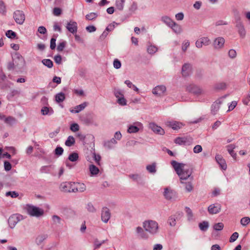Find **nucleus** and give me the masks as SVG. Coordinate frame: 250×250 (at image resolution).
<instances>
[{"mask_svg":"<svg viewBox=\"0 0 250 250\" xmlns=\"http://www.w3.org/2000/svg\"><path fill=\"white\" fill-rule=\"evenodd\" d=\"M52 218L55 224H60L61 223V219L59 216L54 215L52 216Z\"/></svg>","mask_w":250,"mask_h":250,"instance_id":"obj_55","label":"nucleus"},{"mask_svg":"<svg viewBox=\"0 0 250 250\" xmlns=\"http://www.w3.org/2000/svg\"><path fill=\"white\" fill-rule=\"evenodd\" d=\"M174 142L179 145L189 146L193 143V138L189 136L178 137L175 139Z\"/></svg>","mask_w":250,"mask_h":250,"instance_id":"obj_8","label":"nucleus"},{"mask_svg":"<svg viewBox=\"0 0 250 250\" xmlns=\"http://www.w3.org/2000/svg\"><path fill=\"white\" fill-rule=\"evenodd\" d=\"M227 87V84L225 83H220L216 84L214 88L216 90H224Z\"/></svg>","mask_w":250,"mask_h":250,"instance_id":"obj_43","label":"nucleus"},{"mask_svg":"<svg viewBox=\"0 0 250 250\" xmlns=\"http://www.w3.org/2000/svg\"><path fill=\"white\" fill-rule=\"evenodd\" d=\"M235 147L236 146L234 144H230L227 146L228 152L234 159L236 158V153L233 150L235 148Z\"/></svg>","mask_w":250,"mask_h":250,"instance_id":"obj_28","label":"nucleus"},{"mask_svg":"<svg viewBox=\"0 0 250 250\" xmlns=\"http://www.w3.org/2000/svg\"><path fill=\"white\" fill-rule=\"evenodd\" d=\"M239 234L237 232H234L231 236H230L229 238V242H234L238 237Z\"/></svg>","mask_w":250,"mask_h":250,"instance_id":"obj_63","label":"nucleus"},{"mask_svg":"<svg viewBox=\"0 0 250 250\" xmlns=\"http://www.w3.org/2000/svg\"><path fill=\"white\" fill-rule=\"evenodd\" d=\"M211 43V41L208 37H202L198 39L195 42V46L198 48L200 49L203 46H208Z\"/></svg>","mask_w":250,"mask_h":250,"instance_id":"obj_10","label":"nucleus"},{"mask_svg":"<svg viewBox=\"0 0 250 250\" xmlns=\"http://www.w3.org/2000/svg\"><path fill=\"white\" fill-rule=\"evenodd\" d=\"M117 142L114 138H112L110 140L106 141L104 142V146L107 149H111L114 146L117 144Z\"/></svg>","mask_w":250,"mask_h":250,"instance_id":"obj_26","label":"nucleus"},{"mask_svg":"<svg viewBox=\"0 0 250 250\" xmlns=\"http://www.w3.org/2000/svg\"><path fill=\"white\" fill-rule=\"evenodd\" d=\"M6 36H7V37H8V38H10V39H13V38H15L16 36V34L15 32L12 31V30H8L6 32Z\"/></svg>","mask_w":250,"mask_h":250,"instance_id":"obj_53","label":"nucleus"},{"mask_svg":"<svg viewBox=\"0 0 250 250\" xmlns=\"http://www.w3.org/2000/svg\"><path fill=\"white\" fill-rule=\"evenodd\" d=\"M181 73L183 77L188 76L191 73V65L189 63H185L182 67Z\"/></svg>","mask_w":250,"mask_h":250,"instance_id":"obj_18","label":"nucleus"},{"mask_svg":"<svg viewBox=\"0 0 250 250\" xmlns=\"http://www.w3.org/2000/svg\"><path fill=\"white\" fill-rule=\"evenodd\" d=\"M41 112L42 115H46L49 114H52L53 113V110L52 109H50L48 107L44 106L42 108Z\"/></svg>","mask_w":250,"mask_h":250,"instance_id":"obj_47","label":"nucleus"},{"mask_svg":"<svg viewBox=\"0 0 250 250\" xmlns=\"http://www.w3.org/2000/svg\"><path fill=\"white\" fill-rule=\"evenodd\" d=\"M79 155L76 152H73L70 154L68 156V159L71 162H76L78 160Z\"/></svg>","mask_w":250,"mask_h":250,"instance_id":"obj_41","label":"nucleus"},{"mask_svg":"<svg viewBox=\"0 0 250 250\" xmlns=\"http://www.w3.org/2000/svg\"><path fill=\"white\" fill-rule=\"evenodd\" d=\"M166 92V87L163 85H158L152 89V93L158 97L163 96Z\"/></svg>","mask_w":250,"mask_h":250,"instance_id":"obj_13","label":"nucleus"},{"mask_svg":"<svg viewBox=\"0 0 250 250\" xmlns=\"http://www.w3.org/2000/svg\"><path fill=\"white\" fill-rule=\"evenodd\" d=\"M186 90L196 95H200L204 93V91L200 87L192 83L186 85Z\"/></svg>","mask_w":250,"mask_h":250,"instance_id":"obj_5","label":"nucleus"},{"mask_svg":"<svg viewBox=\"0 0 250 250\" xmlns=\"http://www.w3.org/2000/svg\"><path fill=\"white\" fill-rule=\"evenodd\" d=\"M87 104H88L87 102H83V103L75 106L73 109H70V111L72 113H78L83 110L87 106Z\"/></svg>","mask_w":250,"mask_h":250,"instance_id":"obj_24","label":"nucleus"},{"mask_svg":"<svg viewBox=\"0 0 250 250\" xmlns=\"http://www.w3.org/2000/svg\"><path fill=\"white\" fill-rule=\"evenodd\" d=\"M215 159L222 169L226 170L227 169V166L226 161L221 155L217 154L215 156Z\"/></svg>","mask_w":250,"mask_h":250,"instance_id":"obj_22","label":"nucleus"},{"mask_svg":"<svg viewBox=\"0 0 250 250\" xmlns=\"http://www.w3.org/2000/svg\"><path fill=\"white\" fill-rule=\"evenodd\" d=\"M143 227L145 231L151 234L154 235L158 232L159 225L155 221L152 220H146L143 223Z\"/></svg>","mask_w":250,"mask_h":250,"instance_id":"obj_2","label":"nucleus"},{"mask_svg":"<svg viewBox=\"0 0 250 250\" xmlns=\"http://www.w3.org/2000/svg\"><path fill=\"white\" fill-rule=\"evenodd\" d=\"M224 228V225L222 223H218L213 226V229L216 230H221Z\"/></svg>","mask_w":250,"mask_h":250,"instance_id":"obj_59","label":"nucleus"},{"mask_svg":"<svg viewBox=\"0 0 250 250\" xmlns=\"http://www.w3.org/2000/svg\"><path fill=\"white\" fill-rule=\"evenodd\" d=\"M158 47L156 46L151 43H150V45L147 48V52L151 55L155 54L158 51Z\"/></svg>","mask_w":250,"mask_h":250,"instance_id":"obj_33","label":"nucleus"},{"mask_svg":"<svg viewBox=\"0 0 250 250\" xmlns=\"http://www.w3.org/2000/svg\"><path fill=\"white\" fill-rule=\"evenodd\" d=\"M209 224L207 221H203L199 224L200 229L203 231H206L208 228Z\"/></svg>","mask_w":250,"mask_h":250,"instance_id":"obj_38","label":"nucleus"},{"mask_svg":"<svg viewBox=\"0 0 250 250\" xmlns=\"http://www.w3.org/2000/svg\"><path fill=\"white\" fill-rule=\"evenodd\" d=\"M250 222V218L249 217L242 218L240 220V223L243 226H246Z\"/></svg>","mask_w":250,"mask_h":250,"instance_id":"obj_50","label":"nucleus"},{"mask_svg":"<svg viewBox=\"0 0 250 250\" xmlns=\"http://www.w3.org/2000/svg\"><path fill=\"white\" fill-rule=\"evenodd\" d=\"M55 154L57 156H61L63 152V149L60 146H57L55 149Z\"/></svg>","mask_w":250,"mask_h":250,"instance_id":"obj_57","label":"nucleus"},{"mask_svg":"<svg viewBox=\"0 0 250 250\" xmlns=\"http://www.w3.org/2000/svg\"><path fill=\"white\" fill-rule=\"evenodd\" d=\"M182 216L183 213L182 212H176L175 214L169 217L167 223L171 227H175L176 225V220L180 219Z\"/></svg>","mask_w":250,"mask_h":250,"instance_id":"obj_12","label":"nucleus"},{"mask_svg":"<svg viewBox=\"0 0 250 250\" xmlns=\"http://www.w3.org/2000/svg\"><path fill=\"white\" fill-rule=\"evenodd\" d=\"M66 42H60L57 46V49L58 51H62L65 46Z\"/></svg>","mask_w":250,"mask_h":250,"instance_id":"obj_62","label":"nucleus"},{"mask_svg":"<svg viewBox=\"0 0 250 250\" xmlns=\"http://www.w3.org/2000/svg\"><path fill=\"white\" fill-rule=\"evenodd\" d=\"M192 181L190 180L188 182H186L185 181V183L183 184L184 185L186 190L188 192L192 191L193 189V186L192 183Z\"/></svg>","mask_w":250,"mask_h":250,"instance_id":"obj_32","label":"nucleus"},{"mask_svg":"<svg viewBox=\"0 0 250 250\" xmlns=\"http://www.w3.org/2000/svg\"><path fill=\"white\" fill-rule=\"evenodd\" d=\"M47 235L41 234L37 236L36 239V242L38 244H41L47 238Z\"/></svg>","mask_w":250,"mask_h":250,"instance_id":"obj_46","label":"nucleus"},{"mask_svg":"<svg viewBox=\"0 0 250 250\" xmlns=\"http://www.w3.org/2000/svg\"><path fill=\"white\" fill-rule=\"evenodd\" d=\"M221 104V100L219 99L212 104L211 107V112L213 115H215L219 111Z\"/></svg>","mask_w":250,"mask_h":250,"instance_id":"obj_23","label":"nucleus"},{"mask_svg":"<svg viewBox=\"0 0 250 250\" xmlns=\"http://www.w3.org/2000/svg\"><path fill=\"white\" fill-rule=\"evenodd\" d=\"M6 6L3 1L0 0V13L5 14L6 13Z\"/></svg>","mask_w":250,"mask_h":250,"instance_id":"obj_54","label":"nucleus"},{"mask_svg":"<svg viewBox=\"0 0 250 250\" xmlns=\"http://www.w3.org/2000/svg\"><path fill=\"white\" fill-rule=\"evenodd\" d=\"M20 94V91L17 89H12L10 91L8 95L7 96V98L8 100H10L15 96L19 95Z\"/></svg>","mask_w":250,"mask_h":250,"instance_id":"obj_34","label":"nucleus"},{"mask_svg":"<svg viewBox=\"0 0 250 250\" xmlns=\"http://www.w3.org/2000/svg\"><path fill=\"white\" fill-rule=\"evenodd\" d=\"M235 27L240 38L244 39L246 36V30L242 21L240 20L236 21Z\"/></svg>","mask_w":250,"mask_h":250,"instance_id":"obj_7","label":"nucleus"},{"mask_svg":"<svg viewBox=\"0 0 250 250\" xmlns=\"http://www.w3.org/2000/svg\"><path fill=\"white\" fill-rule=\"evenodd\" d=\"M225 42V39L223 37H219L214 39L212 46L214 49L220 50L224 47Z\"/></svg>","mask_w":250,"mask_h":250,"instance_id":"obj_9","label":"nucleus"},{"mask_svg":"<svg viewBox=\"0 0 250 250\" xmlns=\"http://www.w3.org/2000/svg\"><path fill=\"white\" fill-rule=\"evenodd\" d=\"M74 182H62L61 184L60 188L62 191L65 192H71L75 186Z\"/></svg>","mask_w":250,"mask_h":250,"instance_id":"obj_11","label":"nucleus"},{"mask_svg":"<svg viewBox=\"0 0 250 250\" xmlns=\"http://www.w3.org/2000/svg\"><path fill=\"white\" fill-rule=\"evenodd\" d=\"M125 83L127 85V86L128 87L133 88L134 91H139V89L135 85H134L130 81L126 80L125 82Z\"/></svg>","mask_w":250,"mask_h":250,"instance_id":"obj_51","label":"nucleus"},{"mask_svg":"<svg viewBox=\"0 0 250 250\" xmlns=\"http://www.w3.org/2000/svg\"><path fill=\"white\" fill-rule=\"evenodd\" d=\"M65 95L62 92H60L56 95L55 100L57 103L62 102L65 100Z\"/></svg>","mask_w":250,"mask_h":250,"instance_id":"obj_36","label":"nucleus"},{"mask_svg":"<svg viewBox=\"0 0 250 250\" xmlns=\"http://www.w3.org/2000/svg\"><path fill=\"white\" fill-rule=\"evenodd\" d=\"M166 125L167 126L172 128L173 129L178 130L182 126L183 124L179 122L171 121L166 122Z\"/></svg>","mask_w":250,"mask_h":250,"instance_id":"obj_19","label":"nucleus"},{"mask_svg":"<svg viewBox=\"0 0 250 250\" xmlns=\"http://www.w3.org/2000/svg\"><path fill=\"white\" fill-rule=\"evenodd\" d=\"M13 18L17 24H22L25 21V16L22 11L17 10L13 13Z\"/></svg>","mask_w":250,"mask_h":250,"instance_id":"obj_6","label":"nucleus"},{"mask_svg":"<svg viewBox=\"0 0 250 250\" xmlns=\"http://www.w3.org/2000/svg\"><path fill=\"white\" fill-rule=\"evenodd\" d=\"M70 129L73 132L78 131L80 129L79 125L77 123L72 124L70 126Z\"/></svg>","mask_w":250,"mask_h":250,"instance_id":"obj_58","label":"nucleus"},{"mask_svg":"<svg viewBox=\"0 0 250 250\" xmlns=\"http://www.w3.org/2000/svg\"><path fill=\"white\" fill-rule=\"evenodd\" d=\"M149 127L155 133L163 135L165 133L164 130L160 126L157 125L154 123H150L149 124Z\"/></svg>","mask_w":250,"mask_h":250,"instance_id":"obj_16","label":"nucleus"},{"mask_svg":"<svg viewBox=\"0 0 250 250\" xmlns=\"http://www.w3.org/2000/svg\"><path fill=\"white\" fill-rule=\"evenodd\" d=\"M237 55L236 52L234 49H230L229 51V56L231 59H234Z\"/></svg>","mask_w":250,"mask_h":250,"instance_id":"obj_64","label":"nucleus"},{"mask_svg":"<svg viewBox=\"0 0 250 250\" xmlns=\"http://www.w3.org/2000/svg\"><path fill=\"white\" fill-rule=\"evenodd\" d=\"M23 219V216L20 214L16 213L12 214L9 217L8 220L9 227L12 229H14L20 221Z\"/></svg>","mask_w":250,"mask_h":250,"instance_id":"obj_4","label":"nucleus"},{"mask_svg":"<svg viewBox=\"0 0 250 250\" xmlns=\"http://www.w3.org/2000/svg\"><path fill=\"white\" fill-rule=\"evenodd\" d=\"M135 125H131L128 127L127 129V132L129 133H137L139 131L140 129H142L143 128V125L140 122H136L135 123Z\"/></svg>","mask_w":250,"mask_h":250,"instance_id":"obj_15","label":"nucleus"},{"mask_svg":"<svg viewBox=\"0 0 250 250\" xmlns=\"http://www.w3.org/2000/svg\"><path fill=\"white\" fill-rule=\"evenodd\" d=\"M42 63L49 68H52L53 65V62L50 59H43Z\"/></svg>","mask_w":250,"mask_h":250,"instance_id":"obj_45","label":"nucleus"},{"mask_svg":"<svg viewBox=\"0 0 250 250\" xmlns=\"http://www.w3.org/2000/svg\"><path fill=\"white\" fill-rule=\"evenodd\" d=\"M170 28L177 34H180L182 32V28L181 25H179L175 21L173 22Z\"/></svg>","mask_w":250,"mask_h":250,"instance_id":"obj_27","label":"nucleus"},{"mask_svg":"<svg viewBox=\"0 0 250 250\" xmlns=\"http://www.w3.org/2000/svg\"><path fill=\"white\" fill-rule=\"evenodd\" d=\"M16 122V119L13 117L9 116L5 118L4 122L9 125H13Z\"/></svg>","mask_w":250,"mask_h":250,"instance_id":"obj_39","label":"nucleus"},{"mask_svg":"<svg viewBox=\"0 0 250 250\" xmlns=\"http://www.w3.org/2000/svg\"><path fill=\"white\" fill-rule=\"evenodd\" d=\"M118 23L116 22H113L112 23L109 24L107 27L106 28V31H112L116 26L118 25Z\"/></svg>","mask_w":250,"mask_h":250,"instance_id":"obj_52","label":"nucleus"},{"mask_svg":"<svg viewBox=\"0 0 250 250\" xmlns=\"http://www.w3.org/2000/svg\"><path fill=\"white\" fill-rule=\"evenodd\" d=\"M113 66L116 69H119L121 67V62L117 59H116L113 61Z\"/></svg>","mask_w":250,"mask_h":250,"instance_id":"obj_60","label":"nucleus"},{"mask_svg":"<svg viewBox=\"0 0 250 250\" xmlns=\"http://www.w3.org/2000/svg\"><path fill=\"white\" fill-rule=\"evenodd\" d=\"M146 170L150 173H155L156 172V164L153 163L146 167Z\"/></svg>","mask_w":250,"mask_h":250,"instance_id":"obj_31","label":"nucleus"},{"mask_svg":"<svg viewBox=\"0 0 250 250\" xmlns=\"http://www.w3.org/2000/svg\"><path fill=\"white\" fill-rule=\"evenodd\" d=\"M190 45V42L188 40L184 41L182 44V50L186 52Z\"/></svg>","mask_w":250,"mask_h":250,"instance_id":"obj_49","label":"nucleus"},{"mask_svg":"<svg viewBox=\"0 0 250 250\" xmlns=\"http://www.w3.org/2000/svg\"><path fill=\"white\" fill-rule=\"evenodd\" d=\"M161 21L170 27L174 21H173L170 17L167 16H164L161 17Z\"/></svg>","mask_w":250,"mask_h":250,"instance_id":"obj_29","label":"nucleus"},{"mask_svg":"<svg viewBox=\"0 0 250 250\" xmlns=\"http://www.w3.org/2000/svg\"><path fill=\"white\" fill-rule=\"evenodd\" d=\"M75 143V138L72 136H69L65 142V144L67 146H73Z\"/></svg>","mask_w":250,"mask_h":250,"instance_id":"obj_37","label":"nucleus"},{"mask_svg":"<svg viewBox=\"0 0 250 250\" xmlns=\"http://www.w3.org/2000/svg\"><path fill=\"white\" fill-rule=\"evenodd\" d=\"M86 209L87 210L91 213H94L96 211V209L91 203H88L86 205Z\"/></svg>","mask_w":250,"mask_h":250,"instance_id":"obj_42","label":"nucleus"},{"mask_svg":"<svg viewBox=\"0 0 250 250\" xmlns=\"http://www.w3.org/2000/svg\"><path fill=\"white\" fill-rule=\"evenodd\" d=\"M171 164L179 176L181 184L185 183V181L188 179L193 180V178L191 176L192 170L187 165L176 161H172Z\"/></svg>","mask_w":250,"mask_h":250,"instance_id":"obj_1","label":"nucleus"},{"mask_svg":"<svg viewBox=\"0 0 250 250\" xmlns=\"http://www.w3.org/2000/svg\"><path fill=\"white\" fill-rule=\"evenodd\" d=\"M136 231L137 233L138 234V235L142 238H146V234L145 232L144 231L143 229L141 228V227H137L136 229Z\"/></svg>","mask_w":250,"mask_h":250,"instance_id":"obj_35","label":"nucleus"},{"mask_svg":"<svg viewBox=\"0 0 250 250\" xmlns=\"http://www.w3.org/2000/svg\"><path fill=\"white\" fill-rule=\"evenodd\" d=\"M221 209V206L219 204H214L208 207V211L210 214H213L219 213Z\"/></svg>","mask_w":250,"mask_h":250,"instance_id":"obj_17","label":"nucleus"},{"mask_svg":"<svg viewBox=\"0 0 250 250\" xmlns=\"http://www.w3.org/2000/svg\"><path fill=\"white\" fill-rule=\"evenodd\" d=\"M98 17V14L94 12H92L87 14L85 16V18L87 20L92 21L95 20Z\"/></svg>","mask_w":250,"mask_h":250,"instance_id":"obj_44","label":"nucleus"},{"mask_svg":"<svg viewBox=\"0 0 250 250\" xmlns=\"http://www.w3.org/2000/svg\"><path fill=\"white\" fill-rule=\"evenodd\" d=\"M75 184L72 192H83L85 191L86 187L83 183H75Z\"/></svg>","mask_w":250,"mask_h":250,"instance_id":"obj_21","label":"nucleus"},{"mask_svg":"<svg viewBox=\"0 0 250 250\" xmlns=\"http://www.w3.org/2000/svg\"><path fill=\"white\" fill-rule=\"evenodd\" d=\"M164 195L167 200H170L175 196V192L168 188H166L164 190Z\"/></svg>","mask_w":250,"mask_h":250,"instance_id":"obj_25","label":"nucleus"},{"mask_svg":"<svg viewBox=\"0 0 250 250\" xmlns=\"http://www.w3.org/2000/svg\"><path fill=\"white\" fill-rule=\"evenodd\" d=\"M25 209L27 214L32 217L38 218L44 214V210L42 209L33 205H26Z\"/></svg>","mask_w":250,"mask_h":250,"instance_id":"obj_3","label":"nucleus"},{"mask_svg":"<svg viewBox=\"0 0 250 250\" xmlns=\"http://www.w3.org/2000/svg\"><path fill=\"white\" fill-rule=\"evenodd\" d=\"M128 177L135 182H138L141 178V176L138 174H131L129 175Z\"/></svg>","mask_w":250,"mask_h":250,"instance_id":"obj_48","label":"nucleus"},{"mask_svg":"<svg viewBox=\"0 0 250 250\" xmlns=\"http://www.w3.org/2000/svg\"><path fill=\"white\" fill-rule=\"evenodd\" d=\"M125 0H116V6L119 10H122L124 8V3Z\"/></svg>","mask_w":250,"mask_h":250,"instance_id":"obj_40","label":"nucleus"},{"mask_svg":"<svg viewBox=\"0 0 250 250\" xmlns=\"http://www.w3.org/2000/svg\"><path fill=\"white\" fill-rule=\"evenodd\" d=\"M110 217L111 213L109 209L106 207L103 208L101 212L102 221L104 223H107Z\"/></svg>","mask_w":250,"mask_h":250,"instance_id":"obj_14","label":"nucleus"},{"mask_svg":"<svg viewBox=\"0 0 250 250\" xmlns=\"http://www.w3.org/2000/svg\"><path fill=\"white\" fill-rule=\"evenodd\" d=\"M66 29L71 33L75 34L77 31L78 26L76 22L70 21L66 26Z\"/></svg>","mask_w":250,"mask_h":250,"instance_id":"obj_20","label":"nucleus"},{"mask_svg":"<svg viewBox=\"0 0 250 250\" xmlns=\"http://www.w3.org/2000/svg\"><path fill=\"white\" fill-rule=\"evenodd\" d=\"M5 195L6 196H10L12 198H16L19 196V194L16 191H8L6 192Z\"/></svg>","mask_w":250,"mask_h":250,"instance_id":"obj_61","label":"nucleus"},{"mask_svg":"<svg viewBox=\"0 0 250 250\" xmlns=\"http://www.w3.org/2000/svg\"><path fill=\"white\" fill-rule=\"evenodd\" d=\"M186 211L187 214L188 219V220H191L193 218V214L191 210L188 207L186 208Z\"/></svg>","mask_w":250,"mask_h":250,"instance_id":"obj_56","label":"nucleus"},{"mask_svg":"<svg viewBox=\"0 0 250 250\" xmlns=\"http://www.w3.org/2000/svg\"><path fill=\"white\" fill-rule=\"evenodd\" d=\"M89 169L91 176H96L99 172V169L92 164L89 166Z\"/></svg>","mask_w":250,"mask_h":250,"instance_id":"obj_30","label":"nucleus"}]
</instances>
